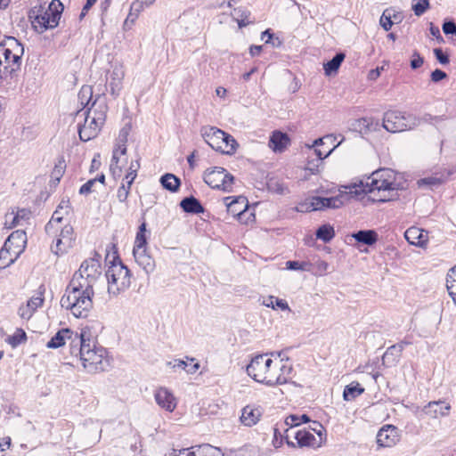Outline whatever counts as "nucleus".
<instances>
[{
	"mask_svg": "<svg viewBox=\"0 0 456 456\" xmlns=\"http://www.w3.org/2000/svg\"><path fill=\"white\" fill-rule=\"evenodd\" d=\"M65 160L63 158H60L58 161L55 163V166L52 171V178L59 182L65 172Z\"/></svg>",
	"mask_w": 456,
	"mask_h": 456,
	"instance_id": "8fccbe9b",
	"label": "nucleus"
},
{
	"mask_svg": "<svg viewBox=\"0 0 456 456\" xmlns=\"http://www.w3.org/2000/svg\"><path fill=\"white\" fill-rule=\"evenodd\" d=\"M73 331L69 329L60 330L46 344L48 348L56 349L65 345L67 339H71Z\"/></svg>",
	"mask_w": 456,
	"mask_h": 456,
	"instance_id": "c85d7f7f",
	"label": "nucleus"
},
{
	"mask_svg": "<svg viewBox=\"0 0 456 456\" xmlns=\"http://www.w3.org/2000/svg\"><path fill=\"white\" fill-rule=\"evenodd\" d=\"M64 211H61V209H56L50 221L45 225V232L49 235H53L55 233L57 228L56 224H59L61 220L63 219Z\"/></svg>",
	"mask_w": 456,
	"mask_h": 456,
	"instance_id": "79ce46f5",
	"label": "nucleus"
},
{
	"mask_svg": "<svg viewBox=\"0 0 456 456\" xmlns=\"http://www.w3.org/2000/svg\"><path fill=\"white\" fill-rule=\"evenodd\" d=\"M268 369L265 381L267 386L285 384L290 379L292 366L282 359H272V363Z\"/></svg>",
	"mask_w": 456,
	"mask_h": 456,
	"instance_id": "9d476101",
	"label": "nucleus"
},
{
	"mask_svg": "<svg viewBox=\"0 0 456 456\" xmlns=\"http://www.w3.org/2000/svg\"><path fill=\"white\" fill-rule=\"evenodd\" d=\"M44 299L41 296L32 297L26 305L20 306L18 314L21 319L29 320L34 312L42 305Z\"/></svg>",
	"mask_w": 456,
	"mask_h": 456,
	"instance_id": "393cba45",
	"label": "nucleus"
},
{
	"mask_svg": "<svg viewBox=\"0 0 456 456\" xmlns=\"http://www.w3.org/2000/svg\"><path fill=\"white\" fill-rule=\"evenodd\" d=\"M364 392V388L358 382H352L346 386L343 391V398L346 401H352L361 395Z\"/></svg>",
	"mask_w": 456,
	"mask_h": 456,
	"instance_id": "4c0bfd02",
	"label": "nucleus"
},
{
	"mask_svg": "<svg viewBox=\"0 0 456 456\" xmlns=\"http://www.w3.org/2000/svg\"><path fill=\"white\" fill-rule=\"evenodd\" d=\"M135 262L144 270L146 273H151L155 268L153 258L147 254L146 249H133Z\"/></svg>",
	"mask_w": 456,
	"mask_h": 456,
	"instance_id": "bb28decb",
	"label": "nucleus"
},
{
	"mask_svg": "<svg viewBox=\"0 0 456 456\" xmlns=\"http://www.w3.org/2000/svg\"><path fill=\"white\" fill-rule=\"evenodd\" d=\"M271 363L272 358L267 354H257L246 366V371L255 381L265 384Z\"/></svg>",
	"mask_w": 456,
	"mask_h": 456,
	"instance_id": "9b49d317",
	"label": "nucleus"
},
{
	"mask_svg": "<svg viewBox=\"0 0 456 456\" xmlns=\"http://www.w3.org/2000/svg\"><path fill=\"white\" fill-rule=\"evenodd\" d=\"M24 49L14 37H8L0 45V77L7 78L20 68Z\"/></svg>",
	"mask_w": 456,
	"mask_h": 456,
	"instance_id": "7ed1b4c3",
	"label": "nucleus"
},
{
	"mask_svg": "<svg viewBox=\"0 0 456 456\" xmlns=\"http://www.w3.org/2000/svg\"><path fill=\"white\" fill-rule=\"evenodd\" d=\"M309 265L306 262L288 261L286 263L287 269L294 271H309Z\"/></svg>",
	"mask_w": 456,
	"mask_h": 456,
	"instance_id": "6e6d98bb",
	"label": "nucleus"
},
{
	"mask_svg": "<svg viewBox=\"0 0 456 456\" xmlns=\"http://www.w3.org/2000/svg\"><path fill=\"white\" fill-rule=\"evenodd\" d=\"M316 199V196L310 197L306 199L305 201L299 203L297 207V211L298 212H310V211H317L318 209V203L314 200Z\"/></svg>",
	"mask_w": 456,
	"mask_h": 456,
	"instance_id": "49530a36",
	"label": "nucleus"
},
{
	"mask_svg": "<svg viewBox=\"0 0 456 456\" xmlns=\"http://www.w3.org/2000/svg\"><path fill=\"white\" fill-rule=\"evenodd\" d=\"M263 305L266 307L273 309L280 308L282 311H290L288 303L284 299L277 298L273 296H269L263 300Z\"/></svg>",
	"mask_w": 456,
	"mask_h": 456,
	"instance_id": "37998d69",
	"label": "nucleus"
},
{
	"mask_svg": "<svg viewBox=\"0 0 456 456\" xmlns=\"http://www.w3.org/2000/svg\"><path fill=\"white\" fill-rule=\"evenodd\" d=\"M379 23L381 27L386 30L388 31L392 28L395 21L392 20V11L391 10H385L380 17Z\"/></svg>",
	"mask_w": 456,
	"mask_h": 456,
	"instance_id": "3c124183",
	"label": "nucleus"
},
{
	"mask_svg": "<svg viewBox=\"0 0 456 456\" xmlns=\"http://www.w3.org/2000/svg\"><path fill=\"white\" fill-rule=\"evenodd\" d=\"M447 290L452 300L456 303V281L446 282Z\"/></svg>",
	"mask_w": 456,
	"mask_h": 456,
	"instance_id": "774afa93",
	"label": "nucleus"
},
{
	"mask_svg": "<svg viewBox=\"0 0 456 456\" xmlns=\"http://www.w3.org/2000/svg\"><path fill=\"white\" fill-rule=\"evenodd\" d=\"M265 35H268V38L265 39V44H271L273 47H279L281 45V41L279 37H274L273 34L271 32V29H266L262 33L261 38L265 39Z\"/></svg>",
	"mask_w": 456,
	"mask_h": 456,
	"instance_id": "4d7b16f0",
	"label": "nucleus"
},
{
	"mask_svg": "<svg viewBox=\"0 0 456 456\" xmlns=\"http://www.w3.org/2000/svg\"><path fill=\"white\" fill-rule=\"evenodd\" d=\"M419 185H437L442 183V180L437 177H427L419 180Z\"/></svg>",
	"mask_w": 456,
	"mask_h": 456,
	"instance_id": "69168bd1",
	"label": "nucleus"
},
{
	"mask_svg": "<svg viewBox=\"0 0 456 456\" xmlns=\"http://www.w3.org/2000/svg\"><path fill=\"white\" fill-rule=\"evenodd\" d=\"M344 53H338L335 56L323 65L325 74L330 76L332 73H336L343 61L345 60Z\"/></svg>",
	"mask_w": 456,
	"mask_h": 456,
	"instance_id": "e433bc0d",
	"label": "nucleus"
},
{
	"mask_svg": "<svg viewBox=\"0 0 456 456\" xmlns=\"http://www.w3.org/2000/svg\"><path fill=\"white\" fill-rule=\"evenodd\" d=\"M7 245H12L18 252H22L27 241L26 232L17 230L12 232L6 239Z\"/></svg>",
	"mask_w": 456,
	"mask_h": 456,
	"instance_id": "72a5a7b5",
	"label": "nucleus"
},
{
	"mask_svg": "<svg viewBox=\"0 0 456 456\" xmlns=\"http://www.w3.org/2000/svg\"><path fill=\"white\" fill-rule=\"evenodd\" d=\"M262 411L259 408L252 405H247L242 409L240 421L247 427H252L258 422Z\"/></svg>",
	"mask_w": 456,
	"mask_h": 456,
	"instance_id": "a878e982",
	"label": "nucleus"
},
{
	"mask_svg": "<svg viewBox=\"0 0 456 456\" xmlns=\"http://www.w3.org/2000/svg\"><path fill=\"white\" fill-rule=\"evenodd\" d=\"M191 449H196L197 456H224L219 448L208 444L191 447Z\"/></svg>",
	"mask_w": 456,
	"mask_h": 456,
	"instance_id": "a19ab883",
	"label": "nucleus"
},
{
	"mask_svg": "<svg viewBox=\"0 0 456 456\" xmlns=\"http://www.w3.org/2000/svg\"><path fill=\"white\" fill-rule=\"evenodd\" d=\"M447 77V74L442 69H436L431 72V80L437 83Z\"/></svg>",
	"mask_w": 456,
	"mask_h": 456,
	"instance_id": "0e129e2a",
	"label": "nucleus"
},
{
	"mask_svg": "<svg viewBox=\"0 0 456 456\" xmlns=\"http://www.w3.org/2000/svg\"><path fill=\"white\" fill-rule=\"evenodd\" d=\"M423 62H424L423 57H421L417 51H414V53L412 54V59L411 61V68L412 69H417L422 66Z\"/></svg>",
	"mask_w": 456,
	"mask_h": 456,
	"instance_id": "052dcab7",
	"label": "nucleus"
},
{
	"mask_svg": "<svg viewBox=\"0 0 456 456\" xmlns=\"http://www.w3.org/2000/svg\"><path fill=\"white\" fill-rule=\"evenodd\" d=\"M96 183V179H90L86 183H84L80 189L79 193L80 194H89L93 191V187Z\"/></svg>",
	"mask_w": 456,
	"mask_h": 456,
	"instance_id": "e2e57ef3",
	"label": "nucleus"
},
{
	"mask_svg": "<svg viewBox=\"0 0 456 456\" xmlns=\"http://www.w3.org/2000/svg\"><path fill=\"white\" fill-rule=\"evenodd\" d=\"M227 211L234 217L242 218L248 208V200L246 197L239 196L233 200L232 197L224 198Z\"/></svg>",
	"mask_w": 456,
	"mask_h": 456,
	"instance_id": "a211bd4d",
	"label": "nucleus"
},
{
	"mask_svg": "<svg viewBox=\"0 0 456 456\" xmlns=\"http://www.w3.org/2000/svg\"><path fill=\"white\" fill-rule=\"evenodd\" d=\"M419 125V118L412 114H407L397 110L385 112L383 127L390 133H399L413 129Z\"/></svg>",
	"mask_w": 456,
	"mask_h": 456,
	"instance_id": "6e6552de",
	"label": "nucleus"
},
{
	"mask_svg": "<svg viewBox=\"0 0 456 456\" xmlns=\"http://www.w3.org/2000/svg\"><path fill=\"white\" fill-rule=\"evenodd\" d=\"M63 11V5L59 0H53L48 7L41 4L34 6L28 13V17L36 28H40V32L58 26Z\"/></svg>",
	"mask_w": 456,
	"mask_h": 456,
	"instance_id": "20e7f679",
	"label": "nucleus"
},
{
	"mask_svg": "<svg viewBox=\"0 0 456 456\" xmlns=\"http://www.w3.org/2000/svg\"><path fill=\"white\" fill-rule=\"evenodd\" d=\"M73 233L74 230L70 224L64 225L55 242L51 247L52 252L57 256L67 252L72 247L74 241Z\"/></svg>",
	"mask_w": 456,
	"mask_h": 456,
	"instance_id": "f8f14e48",
	"label": "nucleus"
},
{
	"mask_svg": "<svg viewBox=\"0 0 456 456\" xmlns=\"http://www.w3.org/2000/svg\"><path fill=\"white\" fill-rule=\"evenodd\" d=\"M224 150L221 151L226 154H232L236 151L238 147V142L236 140L229 134L224 132V141H223Z\"/></svg>",
	"mask_w": 456,
	"mask_h": 456,
	"instance_id": "a18cd8bd",
	"label": "nucleus"
},
{
	"mask_svg": "<svg viewBox=\"0 0 456 456\" xmlns=\"http://www.w3.org/2000/svg\"><path fill=\"white\" fill-rule=\"evenodd\" d=\"M154 2V0H136V2L133 3L131 5V12L129 15L126 18V23L131 19V21H134V19L137 17V14H134L133 12H139L140 9L143 6H149Z\"/></svg>",
	"mask_w": 456,
	"mask_h": 456,
	"instance_id": "09e8293b",
	"label": "nucleus"
},
{
	"mask_svg": "<svg viewBox=\"0 0 456 456\" xmlns=\"http://www.w3.org/2000/svg\"><path fill=\"white\" fill-rule=\"evenodd\" d=\"M203 179L211 188L221 190L224 192L232 191L234 183V176L220 167L207 169L204 172Z\"/></svg>",
	"mask_w": 456,
	"mask_h": 456,
	"instance_id": "1a4fd4ad",
	"label": "nucleus"
},
{
	"mask_svg": "<svg viewBox=\"0 0 456 456\" xmlns=\"http://www.w3.org/2000/svg\"><path fill=\"white\" fill-rule=\"evenodd\" d=\"M105 277L108 282V293L112 296H118L131 285V273L118 258H114L110 262Z\"/></svg>",
	"mask_w": 456,
	"mask_h": 456,
	"instance_id": "0eeeda50",
	"label": "nucleus"
},
{
	"mask_svg": "<svg viewBox=\"0 0 456 456\" xmlns=\"http://www.w3.org/2000/svg\"><path fill=\"white\" fill-rule=\"evenodd\" d=\"M101 256L95 254L94 257L86 259L80 265L77 272L83 275L89 277L91 280L97 281L102 276V267L100 264Z\"/></svg>",
	"mask_w": 456,
	"mask_h": 456,
	"instance_id": "4468645a",
	"label": "nucleus"
},
{
	"mask_svg": "<svg viewBox=\"0 0 456 456\" xmlns=\"http://www.w3.org/2000/svg\"><path fill=\"white\" fill-rule=\"evenodd\" d=\"M147 239L145 233H136L134 249H146Z\"/></svg>",
	"mask_w": 456,
	"mask_h": 456,
	"instance_id": "bf43d9fd",
	"label": "nucleus"
},
{
	"mask_svg": "<svg viewBox=\"0 0 456 456\" xmlns=\"http://www.w3.org/2000/svg\"><path fill=\"white\" fill-rule=\"evenodd\" d=\"M182 209L190 214H201L204 212V208L198 199L193 196L185 197L180 202Z\"/></svg>",
	"mask_w": 456,
	"mask_h": 456,
	"instance_id": "c756f323",
	"label": "nucleus"
},
{
	"mask_svg": "<svg viewBox=\"0 0 456 456\" xmlns=\"http://www.w3.org/2000/svg\"><path fill=\"white\" fill-rule=\"evenodd\" d=\"M334 236V229L330 224H323L320 226L316 231L317 239L322 240L323 242L330 241Z\"/></svg>",
	"mask_w": 456,
	"mask_h": 456,
	"instance_id": "c03bdc74",
	"label": "nucleus"
},
{
	"mask_svg": "<svg viewBox=\"0 0 456 456\" xmlns=\"http://www.w3.org/2000/svg\"><path fill=\"white\" fill-rule=\"evenodd\" d=\"M93 297L88 293L66 287L61 298V305L77 318H86L93 308Z\"/></svg>",
	"mask_w": 456,
	"mask_h": 456,
	"instance_id": "423d86ee",
	"label": "nucleus"
},
{
	"mask_svg": "<svg viewBox=\"0 0 456 456\" xmlns=\"http://www.w3.org/2000/svg\"><path fill=\"white\" fill-rule=\"evenodd\" d=\"M289 144V138L287 134L281 131H274L270 137L269 147L275 152H282Z\"/></svg>",
	"mask_w": 456,
	"mask_h": 456,
	"instance_id": "cd10ccee",
	"label": "nucleus"
},
{
	"mask_svg": "<svg viewBox=\"0 0 456 456\" xmlns=\"http://www.w3.org/2000/svg\"><path fill=\"white\" fill-rule=\"evenodd\" d=\"M201 136L205 142L216 151H223V141L224 132L214 126H203L200 130Z\"/></svg>",
	"mask_w": 456,
	"mask_h": 456,
	"instance_id": "ddd939ff",
	"label": "nucleus"
},
{
	"mask_svg": "<svg viewBox=\"0 0 456 456\" xmlns=\"http://www.w3.org/2000/svg\"><path fill=\"white\" fill-rule=\"evenodd\" d=\"M154 396L156 403L161 408L168 411H173L175 409V398L168 389L160 387L155 392Z\"/></svg>",
	"mask_w": 456,
	"mask_h": 456,
	"instance_id": "6ab92c4d",
	"label": "nucleus"
},
{
	"mask_svg": "<svg viewBox=\"0 0 456 456\" xmlns=\"http://www.w3.org/2000/svg\"><path fill=\"white\" fill-rule=\"evenodd\" d=\"M285 424L289 426L290 429L294 427H297L299 425V416L297 415H289L285 419Z\"/></svg>",
	"mask_w": 456,
	"mask_h": 456,
	"instance_id": "338daca9",
	"label": "nucleus"
},
{
	"mask_svg": "<svg viewBox=\"0 0 456 456\" xmlns=\"http://www.w3.org/2000/svg\"><path fill=\"white\" fill-rule=\"evenodd\" d=\"M124 77L123 71L118 68H114L110 74V87L113 95H118L121 90L122 79Z\"/></svg>",
	"mask_w": 456,
	"mask_h": 456,
	"instance_id": "f704fd0d",
	"label": "nucleus"
},
{
	"mask_svg": "<svg viewBox=\"0 0 456 456\" xmlns=\"http://www.w3.org/2000/svg\"><path fill=\"white\" fill-rule=\"evenodd\" d=\"M76 339L80 343L79 356L85 369L89 372H97L104 370L109 366V361L106 358V350L103 347H97L94 345L91 346L86 343L84 335L76 336Z\"/></svg>",
	"mask_w": 456,
	"mask_h": 456,
	"instance_id": "39448f33",
	"label": "nucleus"
},
{
	"mask_svg": "<svg viewBox=\"0 0 456 456\" xmlns=\"http://www.w3.org/2000/svg\"><path fill=\"white\" fill-rule=\"evenodd\" d=\"M27 339L26 333L23 330H18L17 332L12 337L10 343L12 346H16Z\"/></svg>",
	"mask_w": 456,
	"mask_h": 456,
	"instance_id": "13d9d810",
	"label": "nucleus"
},
{
	"mask_svg": "<svg viewBox=\"0 0 456 456\" xmlns=\"http://www.w3.org/2000/svg\"><path fill=\"white\" fill-rule=\"evenodd\" d=\"M403 348V343L389 346L382 356V364L386 367L395 366L399 362Z\"/></svg>",
	"mask_w": 456,
	"mask_h": 456,
	"instance_id": "4be33fe9",
	"label": "nucleus"
},
{
	"mask_svg": "<svg viewBox=\"0 0 456 456\" xmlns=\"http://www.w3.org/2000/svg\"><path fill=\"white\" fill-rule=\"evenodd\" d=\"M31 212L28 209H19L16 213L12 211L5 215L4 225L8 229H12L18 225H23L30 218Z\"/></svg>",
	"mask_w": 456,
	"mask_h": 456,
	"instance_id": "aec40b11",
	"label": "nucleus"
},
{
	"mask_svg": "<svg viewBox=\"0 0 456 456\" xmlns=\"http://www.w3.org/2000/svg\"><path fill=\"white\" fill-rule=\"evenodd\" d=\"M167 366L175 370H183L188 374H194L200 369V363L194 358L186 357V361L175 359L173 362H167Z\"/></svg>",
	"mask_w": 456,
	"mask_h": 456,
	"instance_id": "5701e85b",
	"label": "nucleus"
},
{
	"mask_svg": "<svg viewBox=\"0 0 456 456\" xmlns=\"http://www.w3.org/2000/svg\"><path fill=\"white\" fill-rule=\"evenodd\" d=\"M429 7L428 0H412L411 9L416 16H421Z\"/></svg>",
	"mask_w": 456,
	"mask_h": 456,
	"instance_id": "de8ad7c7",
	"label": "nucleus"
},
{
	"mask_svg": "<svg viewBox=\"0 0 456 456\" xmlns=\"http://www.w3.org/2000/svg\"><path fill=\"white\" fill-rule=\"evenodd\" d=\"M79 103L83 106V109L77 112V115L84 110L91 107L93 98V88L90 86H83L78 93Z\"/></svg>",
	"mask_w": 456,
	"mask_h": 456,
	"instance_id": "c9c22d12",
	"label": "nucleus"
},
{
	"mask_svg": "<svg viewBox=\"0 0 456 456\" xmlns=\"http://www.w3.org/2000/svg\"><path fill=\"white\" fill-rule=\"evenodd\" d=\"M371 121L368 118L357 119L354 124V129L358 130L360 133H366L370 129Z\"/></svg>",
	"mask_w": 456,
	"mask_h": 456,
	"instance_id": "603ef678",
	"label": "nucleus"
},
{
	"mask_svg": "<svg viewBox=\"0 0 456 456\" xmlns=\"http://www.w3.org/2000/svg\"><path fill=\"white\" fill-rule=\"evenodd\" d=\"M352 237L359 243L371 246L378 240V233L374 230H360L352 234Z\"/></svg>",
	"mask_w": 456,
	"mask_h": 456,
	"instance_id": "2f4dec72",
	"label": "nucleus"
},
{
	"mask_svg": "<svg viewBox=\"0 0 456 456\" xmlns=\"http://www.w3.org/2000/svg\"><path fill=\"white\" fill-rule=\"evenodd\" d=\"M20 255L12 245H7L4 241L3 248L0 249V268L4 269L12 265Z\"/></svg>",
	"mask_w": 456,
	"mask_h": 456,
	"instance_id": "b1692460",
	"label": "nucleus"
},
{
	"mask_svg": "<svg viewBox=\"0 0 456 456\" xmlns=\"http://www.w3.org/2000/svg\"><path fill=\"white\" fill-rule=\"evenodd\" d=\"M120 156L121 155H118V149H114L110 166V169L113 175H120L121 168L118 166Z\"/></svg>",
	"mask_w": 456,
	"mask_h": 456,
	"instance_id": "864d4df0",
	"label": "nucleus"
},
{
	"mask_svg": "<svg viewBox=\"0 0 456 456\" xmlns=\"http://www.w3.org/2000/svg\"><path fill=\"white\" fill-rule=\"evenodd\" d=\"M434 54L436 60L443 65H446L449 63L450 60L447 54L444 53L441 48H435Z\"/></svg>",
	"mask_w": 456,
	"mask_h": 456,
	"instance_id": "680f3d73",
	"label": "nucleus"
},
{
	"mask_svg": "<svg viewBox=\"0 0 456 456\" xmlns=\"http://www.w3.org/2000/svg\"><path fill=\"white\" fill-rule=\"evenodd\" d=\"M250 12L242 7L235 8L232 13V17L238 22L240 28L246 27L250 24L252 21L249 20Z\"/></svg>",
	"mask_w": 456,
	"mask_h": 456,
	"instance_id": "ea45409f",
	"label": "nucleus"
},
{
	"mask_svg": "<svg viewBox=\"0 0 456 456\" xmlns=\"http://www.w3.org/2000/svg\"><path fill=\"white\" fill-rule=\"evenodd\" d=\"M451 405L445 401H431L426 404L422 412L431 419L447 417L450 414Z\"/></svg>",
	"mask_w": 456,
	"mask_h": 456,
	"instance_id": "dca6fc26",
	"label": "nucleus"
},
{
	"mask_svg": "<svg viewBox=\"0 0 456 456\" xmlns=\"http://www.w3.org/2000/svg\"><path fill=\"white\" fill-rule=\"evenodd\" d=\"M295 439L300 447L303 446H313L319 447L321 445L320 441H317L315 436L309 431L298 430L294 434Z\"/></svg>",
	"mask_w": 456,
	"mask_h": 456,
	"instance_id": "7c9ffc66",
	"label": "nucleus"
},
{
	"mask_svg": "<svg viewBox=\"0 0 456 456\" xmlns=\"http://www.w3.org/2000/svg\"><path fill=\"white\" fill-rule=\"evenodd\" d=\"M107 104L100 97L95 99L88 110H85V122L78 126V134L82 141L87 142L95 138L106 120Z\"/></svg>",
	"mask_w": 456,
	"mask_h": 456,
	"instance_id": "f03ea898",
	"label": "nucleus"
},
{
	"mask_svg": "<svg viewBox=\"0 0 456 456\" xmlns=\"http://www.w3.org/2000/svg\"><path fill=\"white\" fill-rule=\"evenodd\" d=\"M95 283L96 281L76 271L67 287L71 288L72 290L76 289L94 296V286Z\"/></svg>",
	"mask_w": 456,
	"mask_h": 456,
	"instance_id": "f3484780",
	"label": "nucleus"
},
{
	"mask_svg": "<svg viewBox=\"0 0 456 456\" xmlns=\"http://www.w3.org/2000/svg\"><path fill=\"white\" fill-rule=\"evenodd\" d=\"M395 173L392 169L384 168L373 172L365 182H361L363 193H372L375 200L386 202L393 199L399 189Z\"/></svg>",
	"mask_w": 456,
	"mask_h": 456,
	"instance_id": "f257e3e1",
	"label": "nucleus"
},
{
	"mask_svg": "<svg viewBox=\"0 0 456 456\" xmlns=\"http://www.w3.org/2000/svg\"><path fill=\"white\" fill-rule=\"evenodd\" d=\"M131 189V185L123 182L117 191V198L119 202H125L127 200Z\"/></svg>",
	"mask_w": 456,
	"mask_h": 456,
	"instance_id": "5fc2aeb1",
	"label": "nucleus"
},
{
	"mask_svg": "<svg viewBox=\"0 0 456 456\" xmlns=\"http://www.w3.org/2000/svg\"><path fill=\"white\" fill-rule=\"evenodd\" d=\"M399 432L396 427L385 425L377 434V444L381 447H391L399 441Z\"/></svg>",
	"mask_w": 456,
	"mask_h": 456,
	"instance_id": "2eb2a0df",
	"label": "nucleus"
},
{
	"mask_svg": "<svg viewBox=\"0 0 456 456\" xmlns=\"http://www.w3.org/2000/svg\"><path fill=\"white\" fill-rule=\"evenodd\" d=\"M406 240L415 246L424 247L428 241V232L419 227L411 226L404 232Z\"/></svg>",
	"mask_w": 456,
	"mask_h": 456,
	"instance_id": "412c9836",
	"label": "nucleus"
},
{
	"mask_svg": "<svg viewBox=\"0 0 456 456\" xmlns=\"http://www.w3.org/2000/svg\"><path fill=\"white\" fill-rule=\"evenodd\" d=\"M343 195L335 197L324 198L316 196L314 200L318 203V209L323 210L326 208H338L343 205Z\"/></svg>",
	"mask_w": 456,
	"mask_h": 456,
	"instance_id": "473e14b6",
	"label": "nucleus"
},
{
	"mask_svg": "<svg viewBox=\"0 0 456 456\" xmlns=\"http://www.w3.org/2000/svg\"><path fill=\"white\" fill-rule=\"evenodd\" d=\"M160 183L165 189L172 192L177 191L181 184L180 179L173 174H166L162 175Z\"/></svg>",
	"mask_w": 456,
	"mask_h": 456,
	"instance_id": "58836bf2",
	"label": "nucleus"
}]
</instances>
